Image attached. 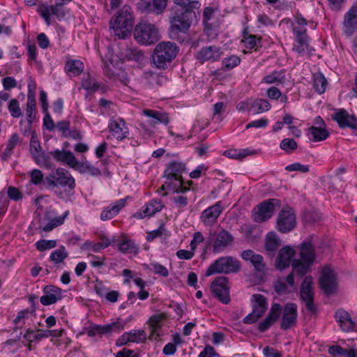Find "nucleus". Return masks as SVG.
<instances>
[{
  "instance_id": "nucleus-29",
  "label": "nucleus",
  "mask_w": 357,
  "mask_h": 357,
  "mask_svg": "<svg viewBox=\"0 0 357 357\" xmlns=\"http://www.w3.org/2000/svg\"><path fill=\"white\" fill-rule=\"evenodd\" d=\"M343 29L344 33L349 36L357 31V3H354L345 13Z\"/></svg>"
},
{
  "instance_id": "nucleus-10",
  "label": "nucleus",
  "mask_w": 357,
  "mask_h": 357,
  "mask_svg": "<svg viewBox=\"0 0 357 357\" xmlns=\"http://www.w3.org/2000/svg\"><path fill=\"white\" fill-rule=\"evenodd\" d=\"M252 312L243 319V323L252 324L256 322L265 313L268 308L266 297L259 294H255L250 299Z\"/></svg>"
},
{
  "instance_id": "nucleus-39",
  "label": "nucleus",
  "mask_w": 357,
  "mask_h": 357,
  "mask_svg": "<svg viewBox=\"0 0 357 357\" xmlns=\"http://www.w3.org/2000/svg\"><path fill=\"white\" fill-rule=\"evenodd\" d=\"M84 65L81 60L70 59L65 64L64 69L69 76L76 77L84 70Z\"/></svg>"
},
{
  "instance_id": "nucleus-30",
  "label": "nucleus",
  "mask_w": 357,
  "mask_h": 357,
  "mask_svg": "<svg viewBox=\"0 0 357 357\" xmlns=\"http://www.w3.org/2000/svg\"><path fill=\"white\" fill-rule=\"evenodd\" d=\"M308 23L312 24V29L316 28V24L313 22H307L301 13H296L294 16V22L292 23V31L294 37L308 36L306 33V26Z\"/></svg>"
},
{
  "instance_id": "nucleus-36",
  "label": "nucleus",
  "mask_w": 357,
  "mask_h": 357,
  "mask_svg": "<svg viewBox=\"0 0 357 357\" xmlns=\"http://www.w3.org/2000/svg\"><path fill=\"white\" fill-rule=\"evenodd\" d=\"M295 43L293 50L301 56L307 52L312 53L314 49L310 46V38L309 36L294 37Z\"/></svg>"
},
{
  "instance_id": "nucleus-22",
  "label": "nucleus",
  "mask_w": 357,
  "mask_h": 357,
  "mask_svg": "<svg viewBox=\"0 0 357 357\" xmlns=\"http://www.w3.org/2000/svg\"><path fill=\"white\" fill-rule=\"evenodd\" d=\"M164 207L163 204L159 199H153L146 204L141 209L133 214L137 219L150 218L156 213L160 212Z\"/></svg>"
},
{
  "instance_id": "nucleus-5",
  "label": "nucleus",
  "mask_w": 357,
  "mask_h": 357,
  "mask_svg": "<svg viewBox=\"0 0 357 357\" xmlns=\"http://www.w3.org/2000/svg\"><path fill=\"white\" fill-rule=\"evenodd\" d=\"M133 35L139 44L145 45L153 44L160 38L158 29L155 25L146 20H142L136 24Z\"/></svg>"
},
{
  "instance_id": "nucleus-58",
  "label": "nucleus",
  "mask_w": 357,
  "mask_h": 357,
  "mask_svg": "<svg viewBox=\"0 0 357 357\" xmlns=\"http://www.w3.org/2000/svg\"><path fill=\"white\" fill-rule=\"evenodd\" d=\"M298 147L296 142L291 138L282 139L280 144V148L287 153H291Z\"/></svg>"
},
{
  "instance_id": "nucleus-34",
  "label": "nucleus",
  "mask_w": 357,
  "mask_h": 357,
  "mask_svg": "<svg viewBox=\"0 0 357 357\" xmlns=\"http://www.w3.org/2000/svg\"><path fill=\"white\" fill-rule=\"evenodd\" d=\"M241 257L245 261H250L256 271H264L265 263L264 262V258L261 255L256 254L251 250H247L242 252Z\"/></svg>"
},
{
  "instance_id": "nucleus-51",
  "label": "nucleus",
  "mask_w": 357,
  "mask_h": 357,
  "mask_svg": "<svg viewBox=\"0 0 357 357\" xmlns=\"http://www.w3.org/2000/svg\"><path fill=\"white\" fill-rule=\"evenodd\" d=\"M280 246V240L273 232H270L266 235L265 247L268 251L274 252Z\"/></svg>"
},
{
  "instance_id": "nucleus-56",
  "label": "nucleus",
  "mask_w": 357,
  "mask_h": 357,
  "mask_svg": "<svg viewBox=\"0 0 357 357\" xmlns=\"http://www.w3.org/2000/svg\"><path fill=\"white\" fill-rule=\"evenodd\" d=\"M204 32L210 39L215 38L219 31V24L217 22L204 23Z\"/></svg>"
},
{
  "instance_id": "nucleus-61",
  "label": "nucleus",
  "mask_w": 357,
  "mask_h": 357,
  "mask_svg": "<svg viewBox=\"0 0 357 357\" xmlns=\"http://www.w3.org/2000/svg\"><path fill=\"white\" fill-rule=\"evenodd\" d=\"M149 269L154 273L161 275L162 277H167L169 271L167 268L158 262H153L149 265Z\"/></svg>"
},
{
  "instance_id": "nucleus-19",
  "label": "nucleus",
  "mask_w": 357,
  "mask_h": 357,
  "mask_svg": "<svg viewBox=\"0 0 357 357\" xmlns=\"http://www.w3.org/2000/svg\"><path fill=\"white\" fill-rule=\"evenodd\" d=\"M223 211V206L221 201L217 202L215 204L206 208L202 211L200 220L204 226L211 227L216 224L218 218Z\"/></svg>"
},
{
  "instance_id": "nucleus-62",
  "label": "nucleus",
  "mask_w": 357,
  "mask_h": 357,
  "mask_svg": "<svg viewBox=\"0 0 357 357\" xmlns=\"http://www.w3.org/2000/svg\"><path fill=\"white\" fill-rule=\"evenodd\" d=\"M30 312L27 310L20 311L17 317L14 319V323L17 328H22L24 324L26 319H28Z\"/></svg>"
},
{
  "instance_id": "nucleus-27",
  "label": "nucleus",
  "mask_w": 357,
  "mask_h": 357,
  "mask_svg": "<svg viewBox=\"0 0 357 357\" xmlns=\"http://www.w3.org/2000/svg\"><path fill=\"white\" fill-rule=\"evenodd\" d=\"M281 312V305L279 303H273L266 319L259 323V331L261 332L266 331L274 323L278 321L280 316Z\"/></svg>"
},
{
  "instance_id": "nucleus-54",
  "label": "nucleus",
  "mask_w": 357,
  "mask_h": 357,
  "mask_svg": "<svg viewBox=\"0 0 357 357\" xmlns=\"http://www.w3.org/2000/svg\"><path fill=\"white\" fill-rule=\"evenodd\" d=\"M126 57L130 61L140 63L144 59L143 52L138 48L127 49L125 52Z\"/></svg>"
},
{
  "instance_id": "nucleus-57",
  "label": "nucleus",
  "mask_w": 357,
  "mask_h": 357,
  "mask_svg": "<svg viewBox=\"0 0 357 357\" xmlns=\"http://www.w3.org/2000/svg\"><path fill=\"white\" fill-rule=\"evenodd\" d=\"M4 190H6V195L8 199H10L13 201L17 202L23 198L22 192L19 188L15 186L9 185Z\"/></svg>"
},
{
  "instance_id": "nucleus-55",
  "label": "nucleus",
  "mask_w": 357,
  "mask_h": 357,
  "mask_svg": "<svg viewBox=\"0 0 357 357\" xmlns=\"http://www.w3.org/2000/svg\"><path fill=\"white\" fill-rule=\"evenodd\" d=\"M79 168L81 173H86L93 176H98L101 174V171L99 168L94 167L89 162L81 163L79 165Z\"/></svg>"
},
{
  "instance_id": "nucleus-13",
  "label": "nucleus",
  "mask_w": 357,
  "mask_h": 357,
  "mask_svg": "<svg viewBox=\"0 0 357 357\" xmlns=\"http://www.w3.org/2000/svg\"><path fill=\"white\" fill-rule=\"evenodd\" d=\"M280 315V328L282 330H288L295 326L297 323L298 310L297 305L294 303H288L283 307Z\"/></svg>"
},
{
  "instance_id": "nucleus-14",
  "label": "nucleus",
  "mask_w": 357,
  "mask_h": 357,
  "mask_svg": "<svg viewBox=\"0 0 357 357\" xmlns=\"http://www.w3.org/2000/svg\"><path fill=\"white\" fill-rule=\"evenodd\" d=\"M300 294L301 299L305 302L306 309L310 312H315L317 307L314 303L312 277L307 276L304 278L300 287Z\"/></svg>"
},
{
  "instance_id": "nucleus-28",
  "label": "nucleus",
  "mask_w": 357,
  "mask_h": 357,
  "mask_svg": "<svg viewBox=\"0 0 357 357\" xmlns=\"http://www.w3.org/2000/svg\"><path fill=\"white\" fill-rule=\"evenodd\" d=\"M43 292L44 295L40 298L43 305L54 304L63 298L61 289L56 286L47 285L44 287Z\"/></svg>"
},
{
  "instance_id": "nucleus-60",
  "label": "nucleus",
  "mask_w": 357,
  "mask_h": 357,
  "mask_svg": "<svg viewBox=\"0 0 357 357\" xmlns=\"http://www.w3.org/2000/svg\"><path fill=\"white\" fill-rule=\"evenodd\" d=\"M34 245L38 251L43 252L55 248L56 246V241L55 240L40 239Z\"/></svg>"
},
{
  "instance_id": "nucleus-8",
  "label": "nucleus",
  "mask_w": 357,
  "mask_h": 357,
  "mask_svg": "<svg viewBox=\"0 0 357 357\" xmlns=\"http://www.w3.org/2000/svg\"><path fill=\"white\" fill-rule=\"evenodd\" d=\"M301 257V260H293L291 265L293 270L300 276H303L306 274L314 259V252L311 243H303Z\"/></svg>"
},
{
  "instance_id": "nucleus-38",
  "label": "nucleus",
  "mask_w": 357,
  "mask_h": 357,
  "mask_svg": "<svg viewBox=\"0 0 357 357\" xmlns=\"http://www.w3.org/2000/svg\"><path fill=\"white\" fill-rule=\"evenodd\" d=\"M286 82V75L284 70H275L271 73L265 75L262 80V83L267 84H283Z\"/></svg>"
},
{
  "instance_id": "nucleus-21",
  "label": "nucleus",
  "mask_w": 357,
  "mask_h": 357,
  "mask_svg": "<svg viewBox=\"0 0 357 357\" xmlns=\"http://www.w3.org/2000/svg\"><path fill=\"white\" fill-rule=\"evenodd\" d=\"M129 199H130V197L127 196L123 199L116 200L109 205L104 207L100 215V220L102 221H107L116 217L121 210L126 206Z\"/></svg>"
},
{
  "instance_id": "nucleus-31",
  "label": "nucleus",
  "mask_w": 357,
  "mask_h": 357,
  "mask_svg": "<svg viewBox=\"0 0 357 357\" xmlns=\"http://www.w3.org/2000/svg\"><path fill=\"white\" fill-rule=\"evenodd\" d=\"M52 176L57 181L58 185L62 187H68L69 190H73L75 187L74 178L66 169L58 168Z\"/></svg>"
},
{
  "instance_id": "nucleus-17",
  "label": "nucleus",
  "mask_w": 357,
  "mask_h": 357,
  "mask_svg": "<svg viewBox=\"0 0 357 357\" xmlns=\"http://www.w3.org/2000/svg\"><path fill=\"white\" fill-rule=\"evenodd\" d=\"M296 226V215L290 208H283L277 220V228L282 233L291 231Z\"/></svg>"
},
{
  "instance_id": "nucleus-16",
  "label": "nucleus",
  "mask_w": 357,
  "mask_h": 357,
  "mask_svg": "<svg viewBox=\"0 0 357 357\" xmlns=\"http://www.w3.org/2000/svg\"><path fill=\"white\" fill-rule=\"evenodd\" d=\"M331 118L340 128H349L356 130L357 135V118L354 114H350L344 109H335Z\"/></svg>"
},
{
  "instance_id": "nucleus-4",
  "label": "nucleus",
  "mask_w": 357,
  "mask_h": 357,
  "mask_svg": "<svg viewBox=\"0 0 357 357\" xmlns=\"http://www.w3.org/2000/svg\"><path fill=\"white\" fill-rule=\"evenodd\" d=\"M178 48L176 43L160 42L155 47L152 55L153 63L158 69H166L176 56Z\"/></svg>"
},
{
  "instance_id": "nucleus-24",
  "label": "nucleus",
  "mask_w": 357,
  "mask_h": 357,
  "mask_svg": "<svg viewBox=\"0 0 357 357\" xmlns=\"http://www.w3.org/2000/svg\"><path fill=\"white\" fill-rule=\"evenodd\" d=\"M222 54V49L216 45H210L202 47L197 54L196 58L200 62L216 61Z\"/></svg>"
},
{
  "instance_id": "nucleus-43",
  "label": "nucleus",
  "mask_w": 357,
  "mask_h": 357,
  "mask_svg": "<svg viewBox=\"0 0 357 357\" xmlns=\"http://www.w3.org/2000/svg\"><path fill=\"white\" fill-rule=\"evenodd\" d=\"M271 104L265 99H256L250 107V112L253 114L263 113L270 110Z\"/></svg>"
},
{
  "instance_id": "nucleus-64",
  "label": "nucleus",
  "mask_w": 357,
  "mask_h": 357,
  "mask_svg": "<svg viewBox=\"0 0 357 357\" xmlns=\"http://www.w3.org/2000/svg\"><path fill=\"white\" fill-rule=\"evenodd\" d=\"M30 181L34 185H39L42 183L44 178L43 173L38 169H33L30 174Z\"/></svg>"
},
{
  "instance_id": "nucleus-20",
  "label": "nucleus",
  "mask_w": 357,
  "mask_h": 357,
  "mask_svg": "<svg viewBox=\"0 0 357 357\" xmlns=\"http://www.w3.org/2000/svg\"><path fill=\"white\" fill-rule=\"evenodd\" d=\"M321 289L326 294H331L335 291L337 288V278L333 269L330 267H325L321 273L319 280Z\"/></svg>"
},
{
  "instance_id": "nucleus-45",
  "label": "nucleus",
  "mask_w": 357,
  "mask_h": 357,
  "mask_svg": "<svg viewBox=\"0 0 357 357\" xmlns=\"http://www.w3.org/2000/svg\"><path fill=\"white\" fill-rule=\"evenodd\" d=\"M119 250L124 254L137 255L139 252L138 245L131 239H124L118 245Z\"/></svg>"
},
{
  "instance_id": "nucleus-11",
  "label": "nucleus",
  "mask_w": 357,
  "mask_h": 357,
  "mask_svg": "<svg viewBox=\"0 0 357 357\" xmlns=\"http://www.w3.org/2000/svg\"><path fill=\"white\" fill-rule=\"evenodd\" d=\"M280 201L277 199H269L260 203L253 211L252 218L257 222H264L271 218L276 206H280Z\"/></svg>"
},
{
  "instance_id": "nucleus-26",
  "label": "nucleus",
  "mask_w": 357,
  "mask_h": 357,
  "mask_svg": "<svg viewBox=\"0 0 357 357\" xmlns=\"http://www.w3.org/2000/svg\"><path fill=\"white\" fill-rule=\"evenodd\" d=\"M167 0H140L138 8L144 13L161 14L167 7Z\"/></svg>"
},
{
  "instance_id": "nucleus-2",
  "label": "nucleus",
  "mask_w": 357,
  "mask_h": 357,
  "mask_svg": "<svg viewBox=\"0 0 357 357\" xmlns=\"http://www.w3.org/2000/svg\"><path fill=\"white\" fill-rule=\"evenodd\" d=\"M133 12L130 6L125 5L109 21V28L119 38L124 39L132 29Z\"/></svg>"
},
{
  "instance_id": "nucleus-37",
  "label": "nucleus",
  "mask_w": 357,
  "mask_h": 357,
  "mask_svg": "<svg viewBox=\"0 0 357 357\" xmlns=\"http://www.w3.org/2000/svg\"><path fill=\"white\" fill-rule=\"evenodd\" d=\"M332 357H357V349H344L340 345H332L328 349Z\"/></svg>"
},
{
  "instance_id": "nucleus-32",
  "label": "nucleus",
  "mask_w": 357,
  "mask_h": 357,
  "mask_svg": "<svg viewBox=\"0 0 357 357\" xmlns=\"http://www.w3.org/2000/svg\"><path fill=\"white\" fill-rule=\"evenodd\" d=\"M294 250L290 247L282 248L278 252L275 260V264L278 269L282 270L292 263V258L294 256Z\"/></svg>"
},
{
  "instance_id": "nucleus-49",
  "label": "nucleus",
  "mask_w": 357,
  "mask_h": 357,
  "mask_svg": "<svg viewBox=\"0 0 357 357\" xmlns=\"http://www.w3.org/2000/svg\"><path fill=\"white\" fill-rule=\"evenodd\" d=\"M68 211H66L62 215L52 219L45 225L43 227V231L46 232L50 231L55 227L61 225L64 222L65 219L68 215Z\"/></svg>"
},
{
  "instance_id": "nucleus-42",
  "label": "nucleus",
  "mask_w": 357,
  "mask_h": 357,
  "mask_svg": "<svg viewBox=\"0 0 357 357\" xmlns=\"http://www.w3.org/2000/svg\"><path fill=\"white\" fill-rule=\"evenodd\" d=\"M82 86L89 93H93L99 89H104V86H102L101 84L89 74H87L83 77L82 81Z\"/></svg>"
},
{
  "instance_id": "nucleus-1",
  "label": "nucleus",
  "mask_w": 357,
  "mask_h": 357,
  "mask_svg": "<svg viewBox=\"0 0 357 357\" xmlns=\"http://www.w3.org/2000/svg\"><path fill=\"white\" fill-rule=\"evenodd\" d=\"M177 6L175 15L172 18L169 36L176 39L180 32L186 33L195 17L194 9L201 6L199 0H174Z\"/></svg>"
},
{
  "instance_id": "nucleus-40",
  "label": "nucleus",
  "mask_w": 357,
  "mask_h": 357,
  "mask_svg": "<svg viewBox=\"0 0 357 357\" xmlns=\"http://www.w3.org/2000/svg\"><path fill=\"white\" fill-rule=\"evenodd\" d=\"M165 319L166 316L164 313L155 314L150 317L148 321L151 329L150 338H153L155 335L159 336L158 332L162 326V323Z\"/></svg>"
},
{
  "instance_id": "nucleus-46",
  "label": "nucleus",
  "mask_w": 357,
  "mask_h": 357,
  "mask_svg": "<svg viewBox=\"0 0 357 357\" xmlns=\"http://www.w3.org/2000/svg\"><path fill=\"white\" fill-rule=\"evenodd\" d=\"M20 142V137L17 133H13L10 137L9 138L6 148L4 151L2 153L1 158L4 160H7L10 155L13 154V151L15 146Z\"/></svg>"
},
{
  "instance_id": "nucleus-25",
  "label": "nucleus",
  "mask_w": 357,
  "mask_h": 357,
  "mask_svg": "<svg viewBox=\"0 0 357 357\" xmlns=\"http://www.w3.org/2000/svg\"><path fill=\"white\" fill-rule=\"evenodd\" d=\"M334 318L342 331L351 332L356 328V322L353 321L348 312L342 308L338 309L334 314Z\"/></svg>"
},
{
  "instance_id": "nucleus-50",
  "label": "nucleus",
  "mask_w": 357,
  "mask_h": 357,
  "mask_svg": "<svg viewBox=\"0 0 357 357\" xmlns=\"http://www.w3.org/2000/svg\"><path fill=\"white\" fill-rule=\"evenodd\" d=\"M241 63V59L236 55H231L225 58L221 63V68L223 70H229L238 66Z\"/></svg>"
},
{
  "instance_id": "nucleus-52",
  "label": "nucleus",
  "mask_w": 357,
  "mask_h": 357,
  "mask_svg": "<svg viewBox=\"0 0 357 357\" xmlns=\"http://www.w3.org/2000/svg\"><path fill=\"white\" fill-rule=\"evenodd\" d=\"M35 162L41 167H47L50 164V158L42 150L33 152L31 154Z\"/></svg>"
},
{
  "instance_id": "nucleus-47",
  "label": "nucleus",
  "mask_w": 357,
  "mask_h": 357,
  "mask_svg": "<svg viewBox=\"0 0 357 357\" xmlns=\"http://www.w3.org/2000/svg\"><path fill=\"white\" fill-rule=\"evenodd\" d=\"M68 256L66 248L62 245L59 248L52 252L50 259L54 264H58L63 262Z\"/></svg>"
},
{
  "instance_id": "nucleus-7",
  "label": "nucleus",
  "mask_w": 357,
  "mask_h": 357,
  "mask_svg": "<svg viewBox=\"0 0 357 357\" xmlns=\"http://www.w3.org/2000/svg\"><path fill=\"white\" fill-rule=\"evenodd\" d=\"M234 241L233 235L225 229L211 233L208 238V244L211 246L212 251L215 254L224 252L233 244Z\"/></svg>"
},
{
  "instance_id": "nucleus-44",
  "label": "nucleus",
  "mask_w": 357,
  "mask_h": 357,
  "mask_svg": "<svg viewBox=\"0 0 357 357\" xmlns=\"http://www.w3.org/2000/svg\"><path fill=\"white\" fill-rule=\"evenodd\" d=\"M26 342L31 344L33 342H40L42 339L47 338L45 330H36V332L30 328L27 329L23 336Z\"/></svg>"
},
{
  "instance_id": "nucleus-59",
  "label": "nucleus",
  "mask_w": 357,
  "mask_h": 357,
  "mask_svg": "<svg viewBox=\"0 0 357 357\" xmlns=\"http://www.w3.org/2000/svg\"><path fill=\"white\" fill-rule=\"evenodd\" d=\"M8 109L11 116L13 118H19L22 114L19 102L17 99L13 98L9 101L8 105Z\"/></svg>"
},
{
  "instance_id": "nucleus-41",
  "label": "nucleus",
  "mask_w": 357,
  "mask_h": 357,
  "mask_svg": "<svg viewBox=\"0 0 357 357\" xmlns=\"http://www.w3.org/2000/svg\"><path fill=\"white\" fill-rule=\"evenodd\" d=\"M309 137L313 142H321L326 139L329 136V132L326 127L312 126L309 128Z\"/></svg>"
},
{
  "instance_id": "nucleus-3",
  "label": "nucleus",
  "mask_w": 357,
  "mask_h": 357,
  "mask_svg": "<svg viewBox=\"0 0 357 357\" xmlns=\"http://www.w3.org/2000/svg\"><path fill=\"white\" fill-rule=\"evenodd\" d=\"M185 170V165L182 162H170L165 171L167 181L162 189L173 192H187L190 188L183 185L182 174Z\"/></svg>"
},
{
  "instance_id": "nucleus-33",
  "label": "nucleus",
  "mask_w": 357,
  "mask_h": 357,
  "mask_svg": "<svg viewBox=\"0 0 357 357\" xmlns=\"http://www.w3.org/2000/svg\"><path fill=\"white\" fill-rule=\"evenodd\" d=\"M143 114L149 118L148 123L150 126H154L159 123L167 125L169 123V119L165 112L153 109H145L143 111Z\"/></svg>"
},
{
  "instance_id": "nucleus-15",
  "label": "nucleus",
  "mask_w": 357,
  "mask_h": 357,
  "mask_svg": "<svg viewBox=\"0 0 357 357\" xmlns=\"http://www.w3.org/2000/svg\"><path fill=\"white\" fill-rule=\"evenodd\" d=\"M124 328V323L118 319L105 325L95 324L91 326L87 331L89 337H95L98 335H108L112 333H120Z\"/></svg>"
},
{
  "instance_id": "nucleus-12",
  "label": "nucleus",
  "mask_w": 357,
  "mask_h": 357,
  "mask_svg": "<svg viewBox=\"0 0 357 357\" xmlns=\"http://www.w3.org/2000/svg\"><path fill=\"white\" fill-rule=\"evenodd\" d=\"M211 290L221 303L228 304L230 302L228 279L226 277L216 278L211 284Z\"/></svg>"
},
{
  "instance_id": "nucleus-6",
  "label": "nucleus",
  "mask_w": 357,
  "mask_h": 357,
  "mask_svg": "<svg viewBox=\"0 0 357 357\" xmlns=\"http://www.w3.org/2000/svg\"><path fill=\"white\" fill-rule=\"evenodd\" d=\"M241 268V262L231 256L221 257L214 261L208 268L205 275L217 273L229 274L237 273Z\"/></svg>"
},
{
  "instance_id": "nucleus-63",
  "label": "nucleus",
  "mask_w": 357,
  "mask_h": 357,
  "mask_svg": "<svg viewBox=\"0 0 357 357\" xmlns=\"http://www.w3.org/2000/svg\"><path fill=\"white\" fill-rule=\"evenodd\" d=\"M9 199L6 195V190H2L0 191V218L4 216L6 214L8 205Z\"/></svg>"
},
{
  "instance_id": "nucleus-23",
  "label": "nucleus",
  "mask_w": 357,
  "mask_h": 357,
  "mask_svg": "<svg viewBox=\"0 0 357 357\" xmlns=\"http://www.w3.org/2000/svg\"><path fill=\"white\" fill-rule=\"evenodd\" d=\"M146 334L143 330H131L125 332L116 340L117 346H122L129 343H143L146 340Z\"/></svg>"
},
{
  "instance_id": "nucleus-18",
  "label": "nucleus",
  "mask_w": 357,
  "mask_h": 357,
  "mask_svg": "<svg viewBox=\"0 0 357 357\" xmlns=\"http://www.w3.org/2000/svg\"><path fill=\"white\" fill-rule=\"evenodd\" d=\"M108 129L112 137L121 141L129 135V129L126 121L121 117H112L108 124Z\"/></svg>"
},
{
  "instance_id": "nucleus-35",
  "label": "nucleus",
  "mask_w": 357,
  "mask_h": 357,
  "mask_svg": "<svg viewBox=\"0 0 357 357\" xmlns=\"http://www.w3.org/2000/svg\"><path fill=\"white\" fill-rule=\"evenodd\" d=\"M26 121L33 122L36 118V101L35 94L31 92V84L28 86L27 102L25 109Z\"/></svg>"
},
{
  "instance_id": "nucleus-9",
  "label": "nucleus",
  "mask_w": 357,
  "mask_h": 357,
  "mask_svg": "<svg viewBox=\"0 0 357 357\" xmlns=\"http://www.w3.org/2000/svg\"><path fill=\"white\" fill-rule=\"evenodd\" d=\"M66 3L63 2L56 3L54 5L50 6L47 3H40L38 6L37 12L40 16L45 20L47 25L51 24V16L54 15L59 21L63 20L68 10L63 7Z\"/></svg>"
},
{
  "instance_id": "nucleus-48",
  "label": "nucleus",
  "mask_w": 357,
  "mask_h": 357,
  "mask_svg": "<svg viewBox=\"0 0 357 357\" xmlns=\"http://www.w3.org/2000/svg\"><path fill=\"white\" fill-rule=\"evenodd\" d=\"M327 85V81L323 74L317 73L313 76V87L315 91L322 94L325 92Z\"/></svg>"
},
{
  "instance_id": "nucleus-53",
  "label": "nucleus",
  "mask_w": 357,
  "mask_h": 357,
  "mask_svg": "<svg viewBox=\"0 0 357 357\" xmlns=\"http://www.w3.org/2000/svg\"><path fill=\"white\" fill-rule=\"evenodd\" d=\"M176 195L171 197V201L176 208H184L189 203L188 198L184 195L185 192H175Z\"/></svg>"
}]
</instances>
